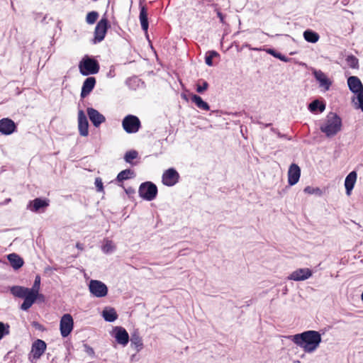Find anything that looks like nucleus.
Here are the masks:
<instances>
[{
    "label": "nucleus",
    "mask_w": 363,
    "mask_h": 363,
    "mask_svg": "<svg viewBox=\"0 0 363 363\" xmlns=\"http://www.w3.org/2000/svg\"><path fill=\"white\" fill-rule=\"evenodd\" d=\"M291 340L306 353H313L319 347L322 337L318 331L306 330L292 335Z\"/></svg>",
    "instance_id": "obj_1"
},
{
    "label": "nucleus",
    "mask_w": 363,
    "mask_h": 363,
    "mask_svg": "<svg viewBox=\"0 0 363 363\" xmlns=\"http://www.w3.org/2000/svg\"><path fill=\"white\" fill-rule=\"evenodd\" d=\"M342 128V119L335 113L330 112L325 121L320 124V130L326 137L332 138L337 135Z\"/></svg>",
    "instance_id": "obj_2"
},
{
    "label": "nucleus",
    "mask_w": 363,
    "mask_h": 363,
    "mask_svg": "<svg viewBox=\"0 0 363 363\" xmlns=\"http://www.w3.org/2000/svg\"><path fill=\"white\" fill-rule=\"evenodd\" d=\"M11 291L13 296L24 298L23 303L21 306V308L23 311L28 310L37 298H44L43 294H36L30 291V289L23 286H13Z\"/></svg>",
    "instance_id": "obj_3"
},
{
    "label": "nucleus",
    "mask_w": 363,
    "mask_h": 363,
    "mask_svg": "<svg viewBox=\"0 0 363 363\" xmlns=\"http://www.w3.org/2000/svg\"><path fill=\"white\" fill-rule=\"evenodd\" d=\"M79 69L80 73L84 76L97 74L100 66L97 60L85 56L79 62Z\"/></svg>",
    "instance_id": "obj_4"
},
{
    "label": "nucleus",
    "mask_w": 363,
    "mask_h": 363,
    "mask_svg": "<svg viewBox=\"0 0 363 363\" xmlns=\"http://www.w3.org/2000/svg\"><path fill=\"white\" fill-rule=\"evenodd\" d=\"M139 196L147 201H153L158 194V189L155 184L152 182H143L138 189Z\"/></svg>",
    "instance_id": "obj_5"
},
{
    "label": "nucleus",
    "mask_w": 363,
    "mask_h": 363,
    "mask_svg": "<svg viewBox=\"0 0 363 363\" xmlns=\"http://www.w3.org/2000/svg\"><path fill=\"white\" fill-rule=\"evenodd\" d=\"M180 179L179 172L173 167L165 170L162 176V182L166 186H173Z\"/></svg>",
    "instance_id": "obj_6"
},
{
    "label": "nucleus",
    "mask_w": 363,
    "mask_h": 363,
    "mask_svg": "<svg viewBox=\"0 0 363 363\" xmlns=\"http://www.w3.org/2000/svg\"><path fill=\"white\" fill-rule=\"evenodd\" d=\"M74 321L72 315L69 313L63 315L60 322V330L63 337H67L73 330Z\"/></svg>",
    "instance_id": "obj_7"
},
{
    "label": "nucleus",
    "mask_w": 363,
    "mask_h": 363,
    "mask_svg": "<svg viewBox=\"0 0 363 363\" xmlns=\"http://www.w3.org/2000/svg\"><path fill=\"white\" fill-rule=\"evenodd\" d=\"M90 292L96 297H104L108 294V288L105 284L98 280H91L89 285Z\"/></svg>",
    "instance_id": "obj_8"
},
{
    "label": "nucleus",
    "mask_w": 363,
    "mask_h": 363,
    "mask_svg": "<svg viewBox=\"0 0 363 363\" xmlns=\"http://www.w3.org/2000/svg\"><path fill=\"white\" fill-rule=\"evenodd\" d=\"M108 26V21L106 18H102L98 22L94 30V41L95 43H99L104 39Z\"/></svg>",
    "instance_id": "obj_9"
},
{
    "label": "nucleus",
    "mask_w": 363,
    "mask_h": 363,
    "mask_svg": "<svg viewBox=\"0 0 363 363\" xmlns=\"http://www.w3.org/2000/svg\"><path fill=\"white\" fill-rule=\"evenodd\" d=\"M145 0H139L140 3V14L139 19L142 30L145 32L147 39L149 40V36L147 34V30L149 28L148 21V13L147 8L145 5H143V2Z\"/></svg>",
    "instance_id": "obj_10"
},
{
    "label": "nucleus",
    "mask_w": 363,
    "mask_h": 363,
    "mask_svg": "<svg viewBox=\"0 0 363 363\" xmlns=\"http://www.w3.org/2000/svg\"><path fill=\"white\" fill-rule=\"evenodd\" d=\"M47 345L45 341L38 339L34 341L31 347V354L33 358L38 359L45 352Z\"/></svg>",
    "instance_id": "obj_11"
},
{
    "label": "nucleus",
    "mask_w": 363,
    "mask_h": 363,
    "mask_svg": "<svg viewBox=\"0 0 363 363\" xmlns=\"http://www.w3.org/2000/svg\"><path fill=\"white\" fill-rule=\"evenodd\" d=\"M312 276V271L308 268H300L294 271L289 276V279L296 281H304Z\"/></svg>",
    "instance_id": "obj_12"
},
{
    "label": "nucleus",
    "mask_w": 363,
    "mask_h": 363,
    "mask_svg": "<svg viewBox=\"0 0 363 363\" xmlns=\"http://www.w3.org/2000/svg\"><path fill=\"white\" fill-rule=\"evenodd\" d=\"M113 336L115 337L116 341L123 346H125L129 342L128 333L122 327H115L113 331Z\"/></svg>",
    "instance_id": "obj_13"
},
{
    "label": "nucleus",
    "mask_w": 363,
    "mask_h": 363,
    "mask_svg": "<svg viewBox=\"0 0 363 363\" xmlns=\"http://www.w3.org/2000/svg\"><path fill=\"white\" fill-rule=\"evenodd\" d=\"M301 177V169L298 164L292 163L288 170V183L290 186L295 185Z\"/></svg>",
    "instance_id": "obj_14"
},
{
    "label": "nucleus",
    "mask_w": 363,
    "mask_h": 363,
    "mask_svg": "<svg viewBox=\"0 0 363 363\" xmlns=\"http://www.w3.org/2000/svg\"><path fill=\"white\" fill-rule=\"evenodd\" d=\"M16 130V123L9 118L0 120V133L4 135H10Z\"/></svg>",
    "instance_id": "obj_15"
},
{
    "label": "nucleus",
    "mask_w": 363,
    "mask_h": 363,
    "mask_svg": "<svg viewBox=\"0 0 363 363\" xmlns=\"http://www.w3.org/2000/svg\"><path fill=\"white\" fill-rule=\"evenodd\" d=\"M78 128L81 135L86 136L89 134V123L87 118L83 111L80 110L78 113Z\"/></svg>",
    "instance_id": "obj_16"
},
{
    "label": "nucleus",
    "mask_w": 363,
    "mask_h": 363,
    "mask_svg": "<svg viewBox=\"0 0 363 363\" xmlns=\"http://www.w3.org/2000/svg\"><path fill=\"white\" fill-rule=\"evenodd\" d=\"M315 79L318 82L320 87L324 88L325 91L329 90L332 82L321 70H315L313 72Z\"/></svg>",
    "instance_id": "obj_17"
},
{
    "label": "nucleus",
    "mask_w": 363,
    "mask_h": 363,
    "mask_svg": "<svg viewBox=\"0 0 363 363\" xmlns=\"http://www.w3.org/2000/svg\"><path fill=\"white\" fill-rule=\"evenodd\" d=\"M49 206V201L48 199H42L36 198L30 201L28 208L33 212H39L41 209L44 210Z\"/></svg>",
    "instance_id": "obj_18"
},
{
    "label": "nucleus",
    "mask_w": 363,
    "mask_h": 363,
    "mask_svg": "<svg viewBox=\"0 0 363 363\" xmlns=\"http://www.w3.org/2000/svg\"><path fill=\"white\" fill-rule=\"evenodd\" d=\"M87 114L90 121L96 127L99 126L103 122L105 121V117L97 110L93 108H87Z\"/></svg>",
    "instance_id": "obj_19"
},
{
    "label": "nucleus",
    "mask_w": 363,
    "mask_h": 363,
    "mask_svg": "<svg viewBox=\"0 0 363 363\" xmlns=\"http://www.w3.org/2000/svg\"><path fill=\"white\" fill-rule=\"evenodd\" d=\"M123 127L127 133L136 132V116L129 115L123 121Z\"/></svg>",
    "instance_id": "obj_20"
},
{
    "label": "nucleus",
    "mask_w": 363,
    "mask_h": 363,
    "mask_svg": "<svg viewBox=\"0 0 363 363\" xmlns=\"http://www.w3.org/2000/svg\"><path fill=\"white\" fill-rule=\"evenodd\" d=\"M96 84V79L93 77H88L83 83L81 97L85 98L93 90Z\"/></svg>",
    "instance_id": "obj_21"
},
{
    "label": "nucleus",
    "mask_w": 363,
    "mask_h": 363,
    "mask_svg": "<svg viewBox=\"0 0 363 363\" xmlns=\"http://www.w3.org/2000/svg\"><path fill=\"white\" fill-rule=\"evenodd\" d=\"M347 85L350 90L354 94L363 89L362 82L356 76H351L347 79Z\"/></svg>",
    "instance_id": "obj_22"
},
{
    "label": "nucleus",
    "mask_w": 363,
    "mask_h": 363,
    "mask_svg": "<svg viewBox=\"0 0 363 363\" xmlns=\"http://www.w3.org/2000/svg\"><path fill=\"white\" fill-rule=\"evenodd\" d=\"M357 174L355 171L350 172L346 177L345 180V187L347 195L350 196L351 194V191L353 189L357 180Z\"/></svg>",
    "instance_id": "obj_23"
},
{
    "label": "nucleus",
    "mask_w": 363,
    "mask_h": 363,
    "mask_svg": "<svg viewBox=\"0 0 363 363\" xmlns=\"http://www.w3.org/2000/svg\"><path fill=\"white\" fill-rule=\"evenodd\" d=\"M191 100L199 108L204 111L210 110V106L208 104L204 101L200 96L192 94L191 96Z\"/></svg>",
    "instance_id": "obj_24"
},
{
    "label": "nucleus",
    "mask_w": 363,
    "mask_h": 363,
    "mask_svg": "<svg viewBox=\"0 0 363 363\" xmlns=\"http://www.w3.org/2000/svg\"><path fill=\"white\" fill-rule=\"evenodd\" d=\"M325 109V104L323 102H320L319 100L315 99L311 102L308 105V110L311 113H316L319 111L322 113Z\"/></svg>",
    "instance_id": "obj_25"
},
{
    "label": "nucleus",
    "mask_w": 363,
    "mask_h": 363,
    "mask_svg": "<svg viewBox=\"0 0 363 363\" xmlns=\"http://www.w3.org/2000/svg\"><path fill=\"white\" fill-rule=\"evenodd\" d=\"M8 259L11 265L16 269L21 268L23 264V259L15 253L9 255Z\"/></svg>",
    "instance_id": "obj_26"
},
{
    "label": "nucleus",
    "mask_w": 363,
    "mask_h": 363,
    "mask_svg": "<svg viewBox=\"0 0 363 363\" xmlns=\"http://www.w3.org/2000/svg\"><path fill=\"white\" fill-rule=\"evenodd\" d=\"M135 177V173L133 170L127 169L125 170L121 171L116 177V181L118 183H122L125 180L133 179Z\"/></svg>",
    "instance_id": "obj_27"
},
{
    "label": "nucleus",
    "mask_w": 363,
    "mask_h": 363,
    "mask_svg": "<svg viewBox=\"0 0 363 363\" xmlns=\"http://www.w3.org/2000/svg\"><path fill=\"white\" fill-rule=\"evenodd\" d=\"M303 38L308 43H315L318 41L320 36L318 33L311 29H307L303 32Z\"/></svg>",
    "instance_id": "obj_28"
},
{
    "label": "nucleus",
    "mask_w": 363,
    "mask_h": 363,
    "mask_svg": "<svg viewBox=\"0 0 363 363\" xmlns=\"http://www.w3.org/2000/svg\"><path fill=\"white\" fill-rule=\"evenodd\" d=\"M103 317L105 319V320L108 322H113L117 318L118 315L113 308H110L108 310H104L103 311Z\"/></svg>",
    "instance_id": "obj_29"
},
{
    "label": "nucleus",
    "mask_w": 363,
    "mask_h": 363,
    "mask_svg": "<svg viewBox=\"0 0 363 363\" xmlns=\"http://www.w3.org/2000/svg\"><path fill=\"white\" fill-rule=\"evenodd\" d=\"M267 53L272 55L273 57L280 60L282 62H288L290 61V58L286 57L285 55H282L281 52H277L276 50L273 48H267L266 50Z\"/></svg>",
    "instance_id": "obj_30"
},
{
    "label": "nucleus",
    "mask_w": 363,
    "mask_h": 363,
    "mask_svg": "<svg viewBox=\"0 0 363 363\" xmlns=\"http://www.w3.org/2000/svg\"><path fill=\"white\" fill-rule=\"evenodd\" d=\"M201 3L207 6H212L215 7V11L216 12L217 16L220 19L221 23H225V16L220 11L219 9L217 8V4L213 3L212 0H202Z\"/></svg>",
    "instance_id": "obj_31"
},
{
    "label": "nucleus",
    "mask_w": 363,
    "mask_h": 363,
    "mask_svg": "<svg viewBox=\"0 0 363 363\" xmlns=\"http://www.w3.org/2000/svg\"><path fill=\"white\" fill-rule=\"evenodd\" d=\"M346 62L348 66L352 69L359 68V60L353 55H350L346 57Z\"/></svg>",
    "instance_id": "obj_32"
},
{
    "label": "nucleus",
    "mask_w": 363,
    "mask_h": 363,
    "mask_svg": "<svg viewBox=\"0 0 363 363\" xmlns=\"http://www.w3.org/2000/svg\"><path fill=\"white\" fill-rule=\"evenodd\" d=\"M356 94L357 102H354L355 108L360 109L363 112V89Z\"/></svg>",
    "instance_id": "obj_33"
},
{
    "label": "nucleus",
    "mask_w": 363,
    "mask_h": 363,
    "mask_svg": "<svg viewBox=\"0 0 363 363\" xmlns=\"http://www.w3.org/2000/svg\"><path fill=\"white\" fill-rule=\"evenodd\" d=\"M219 56V54L215 51V50H211V51H208L206 55V57H205V62L207 65L208 66H213V59L216 57H218Z\"/></svg>",
    "instance_id": "obj_34"
},
{
    "label": "nucleus",
    "mask_w": 363,
    "mask_h": 363,
    "mask_svg": "<svg viewBox=\"0 0 363 363\" xmlns=\"http://www.w3.org/2000/svg\"><path fill=\"white\" fill-rule=\"evenodd\" d=\"M10 333V325L8 323L0 322V340Z\"/></svg>",
    "instance_id": "obj_35"
},
{
    "label": "nucleus",
    "mask_w": 363,
    "mask_h": 363,
    "mask_svg": "<svg viewBox=\"0 0 363 363\" xmlns=\"http://www.w3.org/2000/svg\"><path fill=\"white\" fill-rule=\"evenodd\" d=\"M303 191L308 194H315L318 196H320L322 194V190L320 188H314L311 186H306L303 189Z\"/></svg>",
    "instance_id": "obj_36"
},
{
    "label": "nucleus",
    "mask_w": 363,
    "mask_h": 363,
    "mask_svg": "<svg viewBox=\"0 0 363 363\" xmlns=\"http://www.w3.org/2000/svg\"><path fill=\"white\" fill-rule=\"evenodd\" d=\"M99 17V14L96 11H91L87 13L86 21L89 24L94 23Z\"/></svg>",
    "instance_id": "obj_37"
},
{
    "label": "nucleus",
    "mask_w": 363,
    "mask_h": 363,
    "mask_svg": "<svg viewBox=\"0 0 363 363\" xmlns=\"http://www.w3.org/2000/svg\"><path fill=\"white\" fill-rule=\"evenodd\" d=\"M40 286V277L39 275H37L35 277L33 287L31 289H30V291H33L36 294H39Z\"/></svg>",
    "instance_id": "obj_38"
},
{
    "label": "nucleus",
    "mask_w": 363,
    "mask_h": 363,
    "mask_svg": "<svg viewBox=\"0 0 363 363\" xmlns=\"http://www.w3.org/2000/svg\"><path fill=\"white\" fill-rule=\"evenodd\" d=\"M136 158V150H130L125 153L124 159L126 162L131 163Z\"/></svg>",
    "instance_id": "obj_39"
},
{
    "label": "nucleus",
    "mask_w": 363,
    "mask_h": 363,
    "mask_svg": "<svg viewBox=\"0 0 363 363\" xmlns=\"http://www.w3.org/2000/svg\"><path fill=\"white\" fill-rule=\"evenodd\" d=\"M208 87V83L206 81H202V84H198L196 85V91L198 93L202 94L204 92Z\"/></svg>",
    "instance_id": "obj_40"
},
{
    "label": "nucleus",
    "mask_w": 363,
    "mask_h": 363,
    "mask_svg": "<svg viewBox=\"0 0 363 363\" xmlns=\"http://www.w3.org/2000/svg\"><path fill=\"white\" fill-rule=\"evenodd\" d=\"M95 185H96V188L97 191H100L101 192V191H104L103 182L101 181V178H99V177L96 178V179H95Z\"/></svg>",
    "instance_id": "obj_41"
},
{
    "label": "nucleus",
    "mask_w": 363,
    "mask_h": 363,
    "mask_svg": "<svg viewBox=\"0 0 363 363\" xmlns=\"http://www.w3.org/2000/svg\"><path fill=\"white\" fill-rule=\"evenodd\" d=\"M113 248V247L112 242L111 241H107L106 243L105 244V245L104 246V250L107 252L112 251Z\"/></svg>",
    "instance_id": "obj_42"
},
{
    "label": "nucleus",
    "mask_w": 363,
    "mask_h": 363,
    "mask_svg": "<svg viewBox=\"0 0 363 363\" xmlns=\"http://www.w3.org/2000/svg\"><path fill=\"white\" fill-rule=\"evenodd\" d=\"M142 345H143L142 340L140 339H139V337H138V345H137L138 351L140 350V348L142 347Z\"/></svg>",
    "instance_id": "obj_43"
},
{
    "label": "nucleus",
    "mask_w": 363,
    "mask_h": 363,
    "mask_svg": "<svg viewBox=\"0 0 363 363\" xmlns=\"http://www.w3.org/2000/svg\"><path fill=\"white\" fill-rule=\"evenodd\" d=\"M76 247H77V249H79V250H81V251L84 250L83 244L79 243V242H77V243L76 244Z\"/></svg>",
    "instance_id": "obj_44"
},
{
    "label": "nucleus",
    "mask_w": 363,
    "mask_h": 363,
    "mask_svg": "<svg viewBox=\"0 0 363 363\" xmlns=\"http://www.w3.org/2000/svg\"><path fill=\"white\" fill-rule=\"evenodd\" d=\"M258 123L262 125L265 128L269 127V126H271L272 125V123H265V124H264L262 122H258Z\"/></svg>",
    "instance_id": "obj_45"
},
{
    "label": "nucleus",
    "mask_w": 363,
    "mask_h": 363,
    "mask_svg": "<svg viewBox=\"0 0 363 363\" xmlns=\"http://www.w3.org/2000/svg\"><path fill=\"white\" fill-rule=\"evenodd\" d=\"M125 190L127 194H133L134 193V189H130V188L128 189H125Z\"/></svg>",
    "instance_id": "obj_46"
},
{
    "label": "nucleus",
    "mask_w": 363,
    "mask_h": 363,
    "mask_svg": "<svg viewBox=\"0 0 363 363\" xmlns=\"http://www.w3.org/2000/svg\"><path fill=\"white\" fill-rule=\"evenodd\" d=\"M277 135H278V137H279V138H285V137H286V135H285L281 134L280 132H277Z\"/></svg>",
    "instance_id": "obj_47"
},
{
    "label": "nucleus",
    "mask_w": 363,
    "mask_h": 363,
    "mask_svg": "<svg viewBox=\"0 0 363 363\" xmlns=\"http://www.w3.org/2000/svg\"><path fill=\"white\" fill-rule=\"evenodd\" d=\"M139 82H141V86H144V82L141 81L140 79V80H138V87L140 86V84Z\"/></svg>",
    "instance_id": "obj_48"
},
{
    "label": "nucleus",
    "mask_w": 363,
    "mask_h": 363,
    "mask_svg": "<svg viewBox=\"0 0 363 363\" xmlns=\"http://www.w3.org/2000/svg\"><path fill=\"white\" fill-rule=\"evenodd\" d=\"M140 125H141V124H140V121L139 118H138V130H139V128H140Z\"/></svg>",
    "instance_id": "obj_49"
},
{
    "label": "nucleus",
    "mask_w": 363,
    "mask_h": 363,
    "mask_svg": "<svg viewBox=\"0 0 363 363\" xmlns=\"http://www.w3.org/2000/svg\"><path fill=\"white\" fill-rule=\"evenodd\" d=\"M271 130H272V131H273L274 133H276L277 134V132H279L277 129L273 128Z\"/></svg>",
    "instance_id": "obj_50"
},
{
    "label": "nucleus",
    "mask_w": 363,
    "mask_h": 363,
    "mask_svg": "<svg viewBox=\"0 0 363 363\" xmlns=\"http://www.w3.org/2000/svg\"><path fill=\"white\" fill-rule=\"evenodd\" d=\"M361 297H362V301H363V291H362V295H361Z\"/></svg>",
    "instance_id": "obj_51"
},
{
    "label": "nucleus",
    "mask_w": 363,
    "mask_h": 363,
    "mask_svg": "<svg viewBox=\"0 0 363 363\" xmlns=\"http://www.w3.org/2000/svg\"><path fill=\"white\" fill-rule=\"evenodd\" d=\"M131 342H134V340H133V338H132V339H131Z\"/></svg>",
    "instance_id": "obj_52"
}]
</instances>
